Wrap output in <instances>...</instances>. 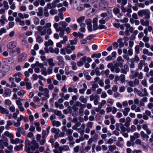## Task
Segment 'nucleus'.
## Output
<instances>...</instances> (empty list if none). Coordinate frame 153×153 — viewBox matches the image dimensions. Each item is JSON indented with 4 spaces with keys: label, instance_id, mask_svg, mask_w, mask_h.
<instances>
[{
    "label": "nucleus",
    "instance_id": "f257e3e1",
    "mask_svg": "<svg viewBox=\"0 0 153 153\" xmlns=\"http://www.w3.org/2000/svg\"><path fill=\"white\" fill-rule=\"evenodd\" d=\"M45 24V20L44 19H41L40 22V25L38 26L37 28L38 33L40 36H44L45 39L47 40L50 38V35L52 33L51 27L52 24L51 23H47L46 24V26H43Z\"/></svg>",
    "mask_w": 153,
    "mask_h": 153
},
{
    "label": "nucleus",
    "instance_id": "f03ea898",
    "mask_svg": "<svg viewBox=\"0 0 153 153\" xmlns=\"http://www.w3.org/2000/svg\"><path fill=\"white\" fill-rule=\"evenodd\" d=\"M38 83L40 85L39 86V90L41 92H38L37 95L40 97H41V104L42 105L44 103V101L47 100L50 97L49 91L48 89L47 88H43L44 85L41 80H39Z\"/></svg>",
    "mask_w": 153,
    "mask_h": 153
},
{
    "label": "nucleus",
    "instance_id": "7ed1b4c3",
    "mask_svg": "<svg viewBox=\"0 0 153 153\" xmlns=\"http://www.w3.org/2000/svg\"><path fill=\"white\" fill-rule=\"evenodd\" d=\"M25 142L26 150L27 153H39L37 150L39 144L36 140L30 142L28 139H26Z\"/></svg>",
    "mask_w": 153,
    "mask_h": 153
},
{
    "label": "nucleus",
    "instance_id": "20e7f679",
    "mask_svg": "<svg viewBox=\"0 0 153 153\" xmlns=\"http://www.w3.org/2000/svg\"><path fill=\"white\" fill-rule=\"evenodd\" d=\"M75 49V47L74 46L71 45L70 44H68L65 47L60 49V53L61 54L64 55L66 54H70Z\"/></svg>",
    "mask_w": 153,
    "mask_h": 153
},
{
    "label": "nucleus",
    "instance_id": "39448f33",
    "mask_svg": "<svg viewBox=\"0 0 153 153\" xmlns=\"http://www.w3.org/2000/svg\"><path fill=\"white\" fill-rule=\"evenodd\" d=\"M98 18L97 17L94 18L93 19V29L94 30L97 29H106V27L103 25H98Z\"/></svg>",
    "mask_w": 153,
    "mask_h": 153
},
{
    "label": "nucleus",
    "instance_id": "423d86ee",
    "mask_svg": "<svg viewBox=\"0 0 153 153\" xmlns=\"http://www.w3.org/2000/svg\"><path fill=\"white\" fill-rule=\"evenodd\" d=\"M138 14L139 16H144L145 18L149 19L150 18V12L148 9H144L138 11Z\"/></svg>",
    "mask_w": 153,
    "mask_h": 153
},
{
    "label": "nucleus",
    "instance_id": "0eeeda50",
    "mask_svg": "<svg viewBox=\"0 0 153 153\" xmlns=\"http://www.w3.org/2000/svg\"><path fill=\"white\" fill-rule=\"evenodd\" d=\"M17 45V43L16 41H12L9 42L7 45V50L9 51L13 49L16 47Z\"/></svg>",
    "mask_w": 153,
    "mask_h": 153
},
{
    "label": "nucleus",
    "instance_id": "6e6552de",
    "mask_svg": "<svg viewBox=\"0 0 153 153\" xmlns=\"http://www.w3.org/2000/svg\"><path fill=\"white\" fill-rule=\"evenodd\" d=\"M57 59L58 61V65L60 68H63L65 65L63 57L62 56H59L57 57Z\"/></svg>",
    "mask_w": 153,
    "mask_h": 153
},
{
    "label": "nucleus",
    "instance_id": "1a4fd4ad",
    "mask_svg": "<svg viewBox=\"0 0 153 153\" xmlns=\"http://www.w3.org/2000/svg\"><path fill=\"white\" fill-rule=\"evenodd\" d=\"M53 42L50 39L48 40L47 41H46L45 43V45L46 47L45 48V50L46 53H49L48 50V47L50 46L53 45Z\"/></svg>",
    "mask_w": 153,
    "mask_h": 153
},
{
    "label": "nucleus",
    "instance_id": "9d476101",
    "mask_svg": "<svg viewBox=\"0 0 153 153\" xmlns=\"http://www.w3.org/2000/svg\"><path fill=\"white\" fill-rule=\"evenodd\" d=\"M91 138L93 139L94 141L96 142L98 139V135L96 134L95 130H93L91 131Z\"/></svg>",
    "mask_w": 153,
    "mask_h": 153
},
{
    "label": "nucleus",
    "instance_id": "9b49d317",
    "mask_svg": "<svg viewBox=\"0 0 153 153\" xmlns=\"http://www.w3.org/2000/svg\"><path fill=\"white\" fill-rule=\"evenodd\" d=\"M117 62L116 63V65L119 66L120 68L123 66V63L124 62V60L121 56H119L117 59Z\"/></svg>",
    "mask_w": 153,
    "mask_h": 153
},
{
    "label": "nucleus",
    "instance_id": "f8f14e48",
    "mask_svg": "<svg viewBox=\"0 0 153 153\" xmlns=\"http://www.w3.org/2000/svg\"><path fill=\"white\" fill-rule=\"evenodd\" d=\"M11 143L13 144H18V143L22 144L24 143V140L20 139L18 138H16L13 139V138L10 141Z\"/></svg>",
    "mask_w": 153,
    "mask_h": 153
},
{
    "label": "nucleus",
    "instance_id": "ddd939ff",
    "mask_svg": "<svg viewBox=\"0 0 153 153\" xmlns=\"http://www.w3.org/2000/svg\"><path fill=\"white\" fill-rule=\"evenodd\" d=\"M60 26L59 22V23H55L53 25V27L55 29L57 32H59L61 30H63L62 27Z\"/></svg>",
    "mask_w": 153,
    "mask_h": 153
},
{
    "label": "nucleus",
    "instance_id": "4468645a",
    "mask_svg": "<svg viewBox=\"0 0 153 153\" xmlns=\"http://www.w3.org/2000/svg\"><path fill=\"white\" fill-rule=\"evenodd\" d=\"M60 152H62L63 151H68L70 149L69 146L66 145H64L62 146H59L58 144V146L57 147Z\"/></svg>",
    "mask_w": 153,
    "mask_h": 153
},
{
    "label": "nucleus",
    "instance_id": "2eb2a0df",
    "mask_svg": "<svg viewBox=\"0 0 153 153\" xmlns=\"http://www.w3.org/2000/svg\"><path fill=\"white\" fill-rule=\"evenodd\" d=\"M27 55L25 53H22L19 56L18 61L19 62H22L26 58Z\"/></svg>",
    "mask_w": 153,
    "mask_h": 153
},
{
    "label": "nucleus",
    "instance_id": "dca6fc26",
    "mask_svg": "<svg viewBox=\"0 0 153 153\" xmlns=\"http://www.w3.org/2000/svg\"><path fill=\"white\" fill-rule=\"evenodd\" d=\"M108 6V4L106 2H102L99 5V8L101 10L106 8Z\"/></svg>",
    "mask_w": 153,
    "mask_h": 153
},
{
    "label": "nucleus",
    "instance_id": "f3484780",
    "mask_svg": "<svg viewBox=\"0 0 153 153\" xmlns=\"http://www.w3.org/2000/svg\"><path fill=\"white\" fill-rule=\"evenodd\" d=\"M135 143L137 145L142 146V148H145L146 147L145 143L143 142L141 140L139 139H137L135 141Z\"/></svg>",
    "mask_w": 153,
    "mask_h": 153
},
{
    "label": "nucleus",
    "instance_id": "a211bd4d",
    "mask_svg": "<svg viewBox=\"0 0 153 153\" xmlns=\"http://www.w3.org/2000/svg\"><path fill=\"white\" fill-rule=\"evenodd\" d=\"M68 91L69 93L74 92L75 93H77L78 92L77 88H75L74 86L73 85H71L68 88Z\"/></svg>",
    "mask_w": 153,
    "mask_h": 153
},
{
    "label": "nucleus",
    "instance_id": "6ab92c4d",
    "mask_svg": "<svg viewBox=\"0 0 153 153\" xmlns=\"http://www.w3.org/2000/svg\"><path fill=\"white\" fill-rule=\"evenodd\" d=\"M140 134L138 132H135L133 134V135L130 136V140L131 141H133L135 140L136 138H139L140 137Z\"/></svg>",
    "mask_w": 153,
    "mask_h": 153
},
{
    "label": "nucleus",
    "instance_id": "aec40b11",
    "mask_svg": "<svg viewBox=\"0 0 153 153\" xmlns=\"http://www.w3.org/2000/svg\"><path fill=\"white\" fill-rule=\"evenodd\" d=\"M7 20L6 19V16L5 15H2L0 19V22L1 25L3 26L5 22H7Z\"/></svg>",
    "mask_w": 153,
    "mask_h": 153
},
{
    "label": "nucleus",
    "instance_id": "412c9836",
    "mask_svg": "<svg viewBox=\"0 0 153 153\" xmlns=\"http://www.w3.org/2000/svg\"><path fill=\"white\" fill-rule=\"evenodd\" d=\"M8 145V143L6 141H4L2 140H0V148L3 149L4 148V146H7Z\"/></svg>",
    "mask_w": 153,
    "mask_h": 153
},
{
    "label": "nucleus",
    "instance_id": "4be33fe9",
    "mask_svg": "<svg viewBox=\"0 0 153 153\" xmlns=\"http://www.w3.org/2000/svg\"><path fill=\"white\" fill-rule=\"evenodd\" d=\"M142 128L146 131L147 134L148 135L150 134L151 131L149 128L147 124H144L142 125Z\"/></svg>",
    "mask_w": 153,
    "mask_h": 153
},
{
    "label": "nucleus",
    "instance_id": "5701e85b",
    "mask_svg": "<svg viewBox=\"0 0 153 153\" xmlns=\"http://www.w3.org/2000/svg\"><path fill=\"white\" fill-rule=\"evenodd\" d=\"M5 136L8 137L10 138V141L14 137V136L11 133H10L8 131H7L5 132L3 134V137Z\"/></svg>",
    "mask_w": 153,
    "mask_h": 153
},
{
    "label": "nucleus",
    "instance_id": "b1692460",
    "mask_svg": "<svg viewBox=\"0 0 153 153\" xmlns=\"http://www.w3.org/2000/svg\"><path fill=\"white\" fill-rule=\"evenodd\" d=\"M138 73L134 71H131V74L130 76V77L131 79H133L135 77H137Z\"/></svg>",
    "mask_w": 153,
    "mask_h": 153
},
{
    "label": "nucleus",
    "instance_id": "393cba45",
    "mask_svg": "<svg viewBox=\"0 0 153 153\" xmlns=\"http://www.w3.org/2000/svg\"><path fill=\"white\" fill-rule=\"evenodd\" d=\"M12 91L9 88H6L4 91V95L5 97L10 96L11 95Z\"/></svg>",
    "mask_w": 153,
    "mask_h": 153
},
{
    "label": "nucleus",
    "instance_id": "a878e982",
    "mask_svg": "<svg viewBox=\"0 0 153 153\" xmlns=\"http://www.w3.org/2000/svg\"><path fill=\"white\" fill-rule=\"evenodd\" d=\"M146 65L145 61L141 60L140 61V63L138 64V68L140 70H142L143 66V65L145 66Z\"/></svg>",
    "mask_w": 153,
    "mask_h": 153
},
{
    "label": "nucleus",
    "instance_id": "bb28decb",
    "mask_svg": "<svg viewBox=\"0 0 153 153\" xmlns=\"http://www.w3.org/2000/svg\"><path fill=\"white\" fill-rule=\"evenodd\" d=\"M0 111L3 114H8L9 113V111L7 109L1 106H0Z\"/></svg>",
    "mask_w": 153,
    "mask_h": 153
},
{
    "label": "nucleus",
    "instance_id": "cd10ccee",
    "mask_svg": "<svg viewBox=\"0 0 153 153\" xmlns=\"http://www.w3.org/2000/svg\"><path fill=\"white\" fill-rule=\"evenodd\" d=\"M140 23L142 25L146 27L148 26L149 24V21L148 20L145 21L143 19H141Z\"/></svg>",
    "mask_w": 153,
    "mask_h": 153
},
{
    "label": "nucleus",
    "instance_id": "c85d7f7f",
    "mask_svg": "<svg viewBox=\"0 0 153 153\" xmlns=\"http://www.w3.org/2000/svg\"><path fill=\"white\" fill-rule=\"evenodd\" d=\"M56 5L53 2L52 3H48L46 6V8L48 9H51L53 8H54L56 7Z\"/></svg>",
    "mask_w": 153,
    "mask_h": 153
},
{
    "label": "nucleus",
    "instance_id": "c756f323",
    "mask_svg": "<svg viewBox=\"0 0 153 153\" xmlns=\"http://www.w3.org/2000/svg\"><path fill=\"white\" fill-rule=\"evenodd\" d=\"M130 110V108L128 107H126L122 111L124 116H126L128 115V113Z\"/></svg>",
    "mask_w": 153,
    "mask_h": 153
},
{
    "label": "nucleus",
    "instance_id": "7c9ffc66",
    "mask_svg": "<svg viewBox=\"0 0 153 153\" xmlns=\"http://www.w3.org/2000/svg\"><path fill=\"white\" fill-rule=\"evenodd\" d=\"M96 99H100L99 96L97 94H92L90 96V100L91 101Z\"/></svg>",
    "mask_w": 153,
    "mask_h": 153
},
{
    "label": "nucleus",
    "instance_id": "2f4dec72",
    "mask_svg": "<svg viewBox=\"0 0 153 153\" xmlns=\"http://www.w3.org/2000/svg\"><path fill=\"white\" fill-rule=\"evenodd\" d=\"M59 24L60 26H61V27H62L63 30L68 25V24L65 21H61L59 22Z\"/></svg>",
    "mask_w": 153,
    "mask_h": 153
},
{
    "label": "nucleus",
    "instance_id": "473e14b6",
    "mask_svg": "<svg viewBox=\"0 0 153 153\" xmlns=\"http://www.w3.org/2000/svg\"><path fill=\"white\" fill-rule=\"evenodd\" d=\"M49 132V129L47 128L46 130H43L42 131V138H45L47 134H48Z\"/></svg>",
    "mask_w": 153,
    "mask_h": 153
},
{
    "label": "nucleus",
    "instance_id": "72a5a7b5",
    "mask_svg": "<svg viewBox=\"0 0 153 153\" xmlns=\"http://www.w3.org/2000/svg\"><path fill=\"white\" fill-rule=\"evenodd\" d=\"M143 53L144 54L147 55L149 56H151L153 55V53L150 52L146 49H144L143 50Z\"/></svg>",
    "mask_w": 153,
    "mask_h": 153
},
{
    "label": "nucleus",
    "instance_id": "f704fd0d",
    "mask_svg": "<svg viewBox=\"0 0 153 153\" xmlns=\"http://www.w3.org/2000/svg\"><path fill=\"white\" fill-rule=\"evenodd\" d=\"M48 62L49 65L51 67H54L55 65V63L53 62V59L52 58L48 59L47 60Z\"/></svg>",
    "mask_w": 153,
    "mask_h": 153
},
{
    "label": "nucleus",
    "instance_id": "c9c22d12",
    "mask_svg": "<svg viewBox=\"0 0 153 153\" xmlns=\"http://www.w3.org/2000/svg\"><path fill=\"white\" fill-rule=\"evenodd\" d=\"M117 42L119 44V47L120 48L123 47L124 45V43L123 42V39L120 38L117 40Z\"/></svg>",
    "mask_w": 153,
    "mask_h": 153
},
{
    "label": "nucleus",
    "instance_id": "e433bc0d",
    "mask_svg": "<svg viewBox=\"0 0 153 153\" xmlns=\"http://www.w3.org/2000/svg\"><path fill=\"white\" fill-rule=\"evenodd\" d=\"M53 126H56L57 127L61 125V123L58 121L53 120L52 122Z\"/></svg>",
    "mask_w": 153,
    "mask_h": 153
},
{
    "label": "nucleus",
    "instance_id": "4c0bfd02",
    "mask_svg": "<svg viewBox=\"0 0 153 153\" xmlns=\"http://www.w3.org/2000/svg\"><path fill=\"white\" fill-rule=\"evenodd\" d=\"M79 101L82 102L84 103H86L87 102V99L86 98L84 97L83 96H81L79 99Z\"/></svg>",
    "mask_w": 153,
    "mask_h": 153
},
{
    "label": "nucleus",
    "instance_id": "58836bf2",
    "mask_svg": "<svg viewBox=\"0 0 153 153\" xmlns=\"http://www.w3.org/2000/svg\"><path fill=\"white\" fill-rule=\"evenodd\" d=\"M118 65H116V64L114 65V67L113 68V71H112L113 72H116V73H119L120 71V69L119 68H118Z\"/></svg>",
    "mask_w": 153,
    "mask_h": 153
},
{
    "label": "nucleus",
    "instance_id": "ea45409f",
    "mask_svg": "<svg viewBox=\"0 0 153 153\" xmlns=\"http://www.w3.org/2000/svg\"><path fill=\"white\" fill-rule=\"evenodd\" d=\"M13 121L12 122L11 120H9L7 121V124L5 126V128L7 130H9L10 129L9 126L13 124Z\"/></svg>",
    "mask_w": 153,
    "mask_h": 153
},
{
    "label": "nucleus",
    "instance_id": "a19ab883",
    "mask_svg": "<svg viewBox=\"0 0 153 153\" xmlns=\"http://www.w3.org/2000/svg\"><path fill=\"white\" fill-rule=\"evenodd\" d=\"M77 41L78 39L76 38H75L73 40H69L70 43V44L71 45H76L77 44Z\"/></svg>",
    "mask_w": 153,
    "mask_h": 153
},
{
    "label": "nucleus",
    "instance_id": "79ce46f5",
    "mask_svg": "<svg viewBox=\"0 0 153 153\" xmlns=\"http://www.w3.org/2000/svg\"><path fill=\"white\" fill-rule=\"evenodd\" d=\"M23 100H22L20 98H18L16 100V104L18 105V107L23 105V104L22 102V101Z\"/></svg>",
    "mask_w": 153,
    "mask_h": 153
},
{
    "label": "nucleus",
    "instance_id": "37998d69",
    "mask_svg": "<svg viewBox=\"0 0 153 153\" xmlns=\"http://www.w3.org/2000/svg\"><path fill=\"white\" fill-rule=\"evenodd\" d=\"M26 93V91L24 90H21L18 92V95L21 97H24V95Z\"/></svg>",
    "mask_w": 153,
    "mask_h": 153
},
{
    "label": "nucleus",
    "instance_id": "c03bdc74",
    "mask_svg": "<svg viewBox=\"0 0 153 153\" xmlns=\"http://www.w3.org/2000/svg\"><path fill=\"white\" fill-rule=\"evenodd\" d=\"M85 16H81L77 19V22L78 23L83 22L85 20Z\"/></svg>",
    "mask_w": 153,
    "mask_h": 153
},
{
    "label": "nucleus",
    "instance_id": "a18cd8bd",
    "mask_svg": "<svg viewBox=\"0 0 153 153\" xmlns=\"http://www.w3.org/2000/svg\"><path fill=\"white\" fill-rule=\"evenodd\" d=\"M39 97L38 96H35L33 97V100L35 102H39L41 103V97L39 98Z\"/></svg>",
    "mask_w": 153,
    "mask_h": 153
},
{
    "label": "nucleus",
    "instance_id": "49530a36",
    "mask_svg": "<svg viewBox=\"0 0 153 153\" xmlns=\"http://www.w3.org/2000/svg\"><path fill=\"white\" fill-rule=\"evenodd\" d=\"M51 132L54 133L55 134H59L60 132L59 129L58 128H52L51 130Z\"/></svg>",
    "mask_w": 153,
    "mask_h": 153
},
{
    "label": "nucleus",
    "instance_id": "de8ad7c7",
    "mask_svg": "<svg viewBox=\"0 0 153 153\" xmlns=\"http://www.w3.org/2000/svg\"><path fill=\"white\" fill-rule=\"evenodd\" d=\"M56 144L55 146V149L53 150V152L54 153H63L62 152H60L59 150V148L57 147L58 146V143H56Z\"/></svg>",
    "mask_w": 153,
    "mask_h": 153
},
{
    "label": "nucleus",
    "instance_id": "09e8293b",
    "mask_svg": "<svg viewBox=\"0 0 153 153\" xmlns=\"http://www.w3.org/2000/svg\"><path fill=\"white\" fill-rule=\"evenodd\" d=\"M136 130V126L134 125H132L131 127L129 128L128 132H133L134 131Z\"/></svg>",
    "mask_w": 153,
    "mask_h": 153
},
{
    "label": "nucleus",
    "instance_id": "8fccbe9b",
    "mask_svg": "<svg viewBox=\"0 0 153 153\" xmlns=\"http://www.w3.org/2000/svg\"><path fill=\"white\" fill-rule=\"evenodd\" d=\"M114 102L113 100L111 99H109L107 100V105L109 106H111Z\"/></svg>",
    "mask_w": 153,
    "mask_h": 153
},
{
    "label": "nucleus",
    "instance_id": "3c124183",
    "mask_svg": "<svg viewBox=\"0 0 153 153\" xmlns=\"http://www.w3.org/2000/svg\"><path fill=\"white\" fill-rule=\"evenodd\" d=\"M117 2L121 3V5H125L127 3V0H117Z\"/></svg>",
    "mask_w": 153,
    "mask_h": 153
},
{
    "label": "nucleus",
    "instance_id": "603ef678",
    "mask_svg": "<svg viewBox=\"0 0 153 153\" xmlns=\"http://www.w3.org/2000/svg\"><path fill=\"white\" fill-rule=\"evenodd\" d=\"M76 10L78 11H81L84 9V6L83 4H80L76 8Z\"/></svg>",
    "mask_w": 153,
    "mask_h": 153
},
{
    "label": "nucleus",
    "instance_id": "864d4df0",
    "mask_svg": "<svg viewBox=\"0 0 153 153\" xmlns=\"http://www.w3.org/2000/svg\"><path fill=\"white\" fill-rule=\"evenodd\" d=\"M23 146L24 145L22 144L16 146L14 148V149L16 150L17 151H19L21 150Z\"/></svg>",
    "mask_w": 153,
    "mask_h": 153
},
{
    "label": "nucleus",
    "instance_id": "5fc2aeb1",
    "mask_svg": "<svg viewBox=\"0 0 153 153\" xmlns=\"http://www.w3.org/2000/svg\"><path fill=\"white\" fill-rule=\"evenodd\" d=\"M134 62V60L133 59L131 60V61H130L129 63H128V64L129 65V66L131 68H134L135 66Z\"/></svg>",
    "mask_w": 153,
    "mask_h": 153
},
{
    "label": "nucleus",
    "instance_id": "6e6d98bb",
    "mask_svg": "<svg viewBox=\"0 0 153 153\" xmlns=\"http://www.w3.org/2000/svg\"><path fill=\"white\" fill-rule=\"evenodd\" d=\"M36 41L39 43H42L43 41V38L40 36H38L36 38Z\"/></svg>",
    "mask_w": 153,
    "mask_h": 153
},
{
    "label": "nucleus",
    "instance_id": "4d7b16f0",
    "mask_svg": "<svg viewBox=\"0 0 153 153\" xmlns=\"http://www.w3.org/2000/svg\"><path fill=\"white\" fill-rule=\"evenodd\" d=\"M71 68L74 70H76L77 69L76 63L74 62H72L71 63Z\"/></svg>",
    "mask_w": 153,
    "mask_h": 153
},
{
    "label": "nucleus",
    "instance_id": "13d9d810",
    "mask_svg": "<svg viewBox=\"0 0 153 153\" xmlns=\"http://www.w3.org/2000/svg\"><path fill=\"white\" fill-rule=\"evenodd\" d=\"M101 54L100 53H94L91 56V57L94 58V57H97L98 58H100L101 56Z\"/></svg>",
    "mask_w": 153,
    "mask_h": 153
},
{
    "label": "nucleus",
    "instance_id": "bf43d9fd",
    "mask_svg": "<svg viewBox=\"0 0 153 153\" xmlns=\"http://www.w3.org/2000/svg\"><path fill=\"white\" fill-rule=\"evenodd\" d=\"M108 149L109 150L112 152L116 149V147L114 145H110L109 146Z\"/></svg>",
    "mask_w": 153,
    "mask_h": 153
},
{
    "label": "nucleus",
    "instance_id": "052dcab7",
    "mask_svg": "<svg viewBox=\"0 0 153 153\" xmlns=\"http://www.w3.org/2000/svg\"><path fill=\"white\" fill-rule=\"evenodd\" d=\"M17 122H16L15 121H13V125L16 127H19L21 125V122L19 121H17Z\"/></svg>",
    "mask_w": 153,
    "mask_h": 153
},
{
    "label": "nucleus",
    "instance_id": "680f3d73",
    "mask_svg": "<svg viewBox=\"0 0 153 153\" xmlns=\"http://www.w3.org/2000/svg\"><path fill=\"white\" fill-rule=\"evenodd\" d=\"M47 69L46 68H44L41 70V74L45 76L47 75Z\"/></svg>",
    "mask_w": 153,
    "mask_h": 153
},
{
    "label": "nucleus",
    "instance_id": "e2e57ef3",
    "mask_svg": "<svg viewBox=\"0 0 153 153\" xmlns=\"http://www.w3.org/2000/svg\"><path fill=\"white\" fill-rule=\"evenodd\" d=\"M12 102L9 99H7L5 100V104L8 106H10L11 105Z\"/></svg>",
    "mask_w": 153,
    "mask_h": 153
},
{
    "label": "nucleus",
    "instance_id": "0e129e2a",
    "mask_svg": "<svg viewBox=\"0 0 153 153\" xmlns=\"http://www.w3.org/2000/svg\"><path fill=\"white\" fill-rule=\"evenodd\" d=\"M141 84L145 87H148V83L147 80L145 79H144L141 81Z\"/></svg>",
    "mask_w": 153,
    "mask_h": 153
},
{
    "label": "nucleus",
    "instance_id": "69168bd1",
    "mask_svg": "<svg viewBox=\"0 0 153 153\" xmlns=\"http://www.w3.org/2000/svg\"><path fill=\"white\" fill-rule=\"evenodd\" d=\"M106 21H107L106 18L105 19L104 18H102L101 19L99 20V22L100 25H103L105 23Z\"/></svg>",
    "mask_w": 153,
    "mask_h": 153
},
{
    "label": "nucleus",
    "instance_id": "338daca9",
    "mask_svg": "<svg viewBox=\"0 0 153 153\" xmlns=\"http://www.w3.org/2000/svg\"><path fill=\"white\" fill-rule=\"evenodd\" d=\"M3 4L5 9L7 10L9 8V6L7 1H4Z\"/></svg>",
    "mask_w": 153,
    "mask_h": 153
},
{
    "label": "nucleus",
    "instance_id": "774afa93",
    "mask_svg": "<svg viewBox=\"0 0 153 153\" xmlns=\"http://www.w3.org/2000/svg\"><path fill=\"white\" fill-rule=\"evenodd\" d=\"M146 76L148 77L150 76H153V70H151L149 72H148L146 74Z\"/></svg>",
    "mask_w": 153,
    "mask_h": 153
}]
</instances>
